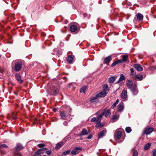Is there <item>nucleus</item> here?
<instances>
[{
    "mask_svg": "<svg viewBox=\"0 0 156 156\" xmlns=\"http://www.w3.org/2000/svg\"><path fill=\"white\" fill-rule=\"evenodd\" d=\"M24 61L21 59H16L13 60L11 63V68L12 72H18L22 68L24 65Z\"/></svg>",
    "mask_w": 156,
    "mask_h": 156,
    "instance_id": "nucleus-1",
    "label": "nucleus"
},
{
    "mask_svg": "<svg viewBox=\"0 0 156 156\" xmlns=\"http://www.w3.org/2000/svg\"><path fill=\"white\" fill-rule=\"evenodd\" d=\"M71 109L69 107H67L66 109L64 111L60 112L61 118L63 120H65L66 118L71 115Z\"/></svg>",
    "mask_w": 156,
    "mask_h": 156,
    "instance_id": "nucleus-2",
    "label": "nucleus"
},
{
    "mask_svg": "<svg viewBox=\"0 0 156 156\" xmlns=\"http://www.w3.org/2000/svg\"><path fill=\"white\" fill-rule=\"evenodd\" d=\"M130 89L133 95H136L137 94L138 91L136 84H134L133 86H132V87Z\"/></svg>",
    "mask_w": 156,
    "mask_h": 156,
    "instance_id": "nucleus-3",
    "label": "nucleus"
},
{
    "mask_svg": "<svg viewBox=\"0 0 156 156\" xmlns=\"http://www.w3.org/2000/svg\"><path fill=\"white\" fill-rule=\"evenodd\" d=\"M59 89L58 87L54 88L53 90H50L49 92L51 95H56L59 92Z\"/></svg>",
    "mask_w": 156,
    "mask_h": 156,
    "instance_id": "nucleus-4",
    "label": "nucleus"
},
{
    "mask_svg": "<svg viewBox=\"0 0 156 156\" xmlns=\"http://www.w3.org/2000/svg\"><path fill=\"white\" fill-rule=\"evenodd\" d=\"M81 148L80 147H76L75 148L74 150H73L71 152L70 154L71 155H74L76 154L79 153L78 150H81Z\"/></svg>",
    "mask_w": 156,
    "mask_h": 156,
    "instance_id": "nucleus-5",
    "label": "nucleus"
},
{
    "mask_svg": "<svg viewBox=\"0 0 156 156\" xmlns=\"http://www.w3.org/2000/svg\"><path fill=\"white\" fill-rule=\"evenodd\" d=\"M154 130V129L152 127L148 128L145 129L144 133L146 135H148L151 133Z\"/></svg>",
    "mask_w": 156,
    "mask_h": 156,
    "instance_id": "nucleus-6",
    "label": "nucleus"
},
{
    "mask_svg": "<svg viewBox=\"0 0 156 156\" xmlns=\"http://www.w3.org/2000/svg\"><path fill=\"white\" fill-rule=\"evenodd\" d=\"M127 91L125 90H123L122 92L121 97L123 99L126 100L127 98Z\"/></svg>",
    "mask_w": 156,
    "mask_h": 156,
    "instance_id": "nucleus-7",
    "label": "nucleus"
},
{
    "mask_svg": "<svg viewBox=\"0 0 156 156\" xmlns=\"http://www.w3.org/2000/svg\"><path fill=\"white\" fill-rule=\"evenodd\" d=\"M112 60V58L111 56H109L105 58L103 61V64H107L108 66H109V64H108L107 63L111 62Z\"/></svg>",
    "mask_w": 156,
    "mask_h": 156,
    "instance_id": "nucleus-8",
    "label": "nucleus"
},
{
    "mask_svg": "<svg viewBox=\"0 0 156 156\" xmlns=\"http://www.w3.org/2000/svg\"><path fill=\"white\" fill-rule=\"evenodd\" d=\"M133 67L138 71H142L143 70V68L140 65L138 64H135L133 65Z\"/></svg>",
    "mask_w": 156,
    "mask_h": 156,
    "instance_id": "nucleus-9",
    "label": "nucleus"
},
{
    "mask_svg": "<svg viewBox=\"0 0 156 156\" xmlns=\"http://www.w3.org/2000/svg\"><path fill=\"white\" fill-rule=\"evenodd\" d=\"M74 57V56L73 55H71V56H68L66 58V60L67 62L69 64H70L72 63L73 61Z\"/></svg>",
    "mask_w": 156,
    "mask_h": 156,
    "instance_id": "nucleus-10",
    "label": "nucleus"
},
{
    "mask_svg": "<svg viewBox=\"0 0 156 156\" xmlns=\"http://www.w3.org/2000/svg\"><path fill=\"white\" fill-rule=\"evenodd\" d=\"M118 109L119 112H122L124 108L123 103L122 102H120L118 106Z\"/></svg>",
    "mask_w": 156,
    "mask_h": 156,
    "instance_id": "nucleus-11",
    "label": "nucleus"
},
{
    "mask_svg": "<svg viewBox=\"0 0 156 156\" xmlns=\"http://www.w3.org/2000/svg\"><path fill=\"white\" fill-rule=\"evenodd\" d=\"M106 92L102 91L96 94V96L98 97H104L106 94Z\"/></svg>",
    "mask_w": 156,
    "mask_h": 156,
    "instance_id": "nucleus-12",
    "label": "nucleus"
},
{
    "mask_svg": "<svg viewBox=\"0 0 156 156\" xmlns=\"http://www.w3.org/2000/svg\"><path fill=\"white\" fill-rule=\"evenodd\" d=\"M23 148V146L22 145V144H17L16 145V147H15V150L18 151H19L22 150Z\"/></svg>",
    "mask_w": 156,
    "mask_h": 156,
    "instance_id": "nucleus-13",
    "label": "nucleus"
},
{
    "mask_svg": "<svg viewBox=\"0 0 156 156\" xmlns=\"http://www.w3.org/2000/svg\"><path fill=\"white\" fill-rule=\"evenodd\" d=\"M135 79H138L140 80H143V77L141 73L138 74L136 75L133 77Z\"/></svg>",
    "mask_w": 156,
    "mask_h": 156,
    "instance_id": "nucleus-14",
    "label": "nucleus"
},
{
    "mask_svg": "<svg viewBox=\"0 0 156 156\" xmlns=\"http://www.w3.org/2000/svg\"><path fill=\"white\" fill-rule=\"evenodd\" d=\"M126 85L127 87L129 89L132 87V86H133V82L131 80H128L126 82Z\"/></svg>",
    "mask_w": 156,
    "mask_h": 156,
    "instance_id": "nucleus-15",
    "label": "nucleus"
},
{
    "mask_svg": "<svg viewBox=\"0 0 156 156\" xmlns=\"http://www.w3.org/2000/svg\"><path fill=\"white\" fill-rule=\"evenodd\" d=\"M98 97L96 96V95L95 97H91L90 98V101L91 103L96 102L98 101Z\"/></svg>",
    "mask_w": 156,
    "mask_h": 156,
    "instance_id": "nucleus-16",
    "label": "nucleus"
},
{
    "mask_svg": "<svg viewBox=\"0 0 156 156\" xmlns=\"http://www.w3.org/2000/svg\"><path fill=\"white\" fill-rule=\"evenodd\" d=\"M15 77L16 79L20 83H22L23 81L21 80V76L19 74L16 73L15 75Z\"/></svg>",
    "mask_w": 156,
    "mask_h": 156,
    "instance_id": "nucleus-17",
    "label": "nucleus"
},
{
    "mask_svg": "<svg viewBox=\"0 0 156 156\" xmlns=\"http://www.w3.org/2000/svg\"><path fill=\"white\" fill-rule=\"evenodd\" d=\"M69 29L72 32H74L76 31L77 28L76 25H73L70 26Z\"/></svg>",
    "mask_w": 156,
    "mask_h": 156,
    "instance_id": "nucleus-18",
    "label": "nucleus"
},
{
    "mask_svg": "<svg viewBox=\"0 0 156 156\" xmlns=\"http://www.w3.org/2000/svg\"><path fill=\"white\" fill-rule=\"evenodd\" d=\"M104 115V113H102L97 118V123H99L101 121V119Z\"/></svg>",
    "mask_w": 156,
    "mask_h": 156,
    "instance_id": "nucleus-19",
    "label": "nucleus"
},
{
    "mask_svg": "<svg viewBox=\"0 0 156 156\" xmlns=\"http://www.w3.org/2000/svg\"><path fill=\"white\" fill-rule=\"evenodd\" d=\"M106 133V130H103L101 131L98 134V138H101L104 136Z\"/></svg>",
    "mask_w": 156,
    "mask_h": 156,
    "instance_id": "nucleus-20",
    "label": "nucleus"
},
{
    "mask_svg": "<svg viewBox=\"0 0 156 156\" xmlns=\"http://www.w3.org/2000/svg\"><path fill=\"white\" fill-rule=\"evenodd\" d=\"M125 78L123 74H121L120 75V77L118 80L116 82V83H118L122 81L123 80H125Z\"/></svg>",
    "mask_w": 156,
    "mask_h": 156,
    "instance_id": "nucleus-21",
    "label": "nucleus"
},
{
    "mask_svg": "<svg viewBox=\"0 0 156 156\" xmlns=\"http://www.w3.org/2000/svg\"><path fill=\"white\" fill-rule=\"evenodd\" d=\"M104 113L105 116L107 118L109 117L111 115L110 111L109 110H107L105 111Z\"/></svg>",
    "mask_w": 156,
    "mask_h": 156,
    "instance_id": "nucleus-22",
    "label": "nucleus"
},
{
    "mask_svg": "<svg viewBox=\"0 0 156 156\" xmlns=\"http://www.w3.org/2000/svg\"><path fill=\"white\" fill-rule=\"evenodd\" d=\"M88 134L87 130L86 129L83 128L82 129L81 133V135L83 136L85 135H87Z\"/></svg>",
    "mask_w": 156,
    "mask_h": 156,
    "instance_id": "nucleus-23",
    "label": "nucleus"
},
{
    "mask_svg": "<svg viewBox=\"0 0 156 156\" xmlns=\"http://www.w3.org/2000/svg\"><path fill=\"white\" fill-rule=\"evenodd\" d=\"M117 77H114L113 76H112L109 78L108 81L109 83H114Z\"/></svg>",
    "mask_w": 156,
    "mask_h": 156,
    "instance_id": "nucleus-24",
    "label": "nucleus"
},
{
    "mask_svg": "<svg viewBox=\"0 0 156 156\" xmlns=\"http://www.w3.org/2000/svg\"><path fill=\"white\" fill-rule=\"evenodd\" d=\"M137 18L140 20H142L143 19V16L142 14L140 13H138L136 15Z\"/></svg>",
    "mask_w": 156,
    "mask_h": 156,
    "instance_id": "nucleus-25",
    "label": "nucleus"
},
{
    "mask_svg": "<svg viewBox=\"0 0 156 156\" xmlns=\"http://www.w3.org/2000/svg\"><path fill=\"white\" fill-rule=\"evenodd\" d=\"M63 144V143L62 142H59L56 144L55 146V149H59L61 147Z\"/></svg>",
    "mask_w": 156,
    "mask_h": 156,
    "instance_id": "nucleus-26",
    "label": "nucleus"
},
{
    "mask_svg": "<svg viewBox=\"0 0 156 156\" xmlns=\"http://www.w3.org/2000/svg\"><path fill=\"white\" fill-rule=\"evenodd\" d=\"M151 145V143H148L145 144L144 147V149L145 150H148L150 147Z\"/></svg>",
    "mask_w": 156,
    "mask_h": 156,
    "instance_id": "nucleus-27",
    "label": "nucleus"
},
{
    "mask_svg": "<svg viewBox=\"0 0 156 156\" xmlns=\"http://www.w3.org/2000/svg\"><path fill=\"white\" fill-rule=\"evenodd\" d=\"M88 87L87 86H85L80 88V92L81 93H85V90Z\"/></svg>",
    "mask_w": 156,
    "mask_h": 156,
    "instance_id": "nucleus-28",
    "label": "nucleus"
},
{
    "mask_svg": "<svg viewBox=\"0 0 156 156\" xmlns=\"http://www.w3.org/2000/svg\"><path fill=\"white\" fill-rule=\"evenodd\" d=\"M128 58V55H124L122 56V59L123 62H124L127 61V59Z\"/></svg>",
    "mask_w": 156,
    "mask_h": 156,
    "instance_id": "nucleus-29",
    "label": "nucleus"
},
{
    "mask_svg": "<svg viewBox=\"0 0 156 156\" xmlns=\"http://www.w3.org/2000/svg\"><path fill=\"white\" fill-rule=\"evenodd\" d=\"M122 136V133L120 131H118L116 134V137L118 139H119Z\"/></svg>",
    "mask_w": 156,
    "mask_h": 156,
    "instance_id": "nucleus-30",
    "label": "nucleus"
},
{
    "mask_svg": "<svg viewBox=\"0 0 156 156\" xmlns=\"http://www.w3.org/2000/svg\"><path fill=\"white\" fill-rule=\"evenodd\" d=\"M119 118V115H113L112 119L114 120H117Z\"/></svg>",
    "mask_w": 156,
    "mask_h": 156,
    "instance_id": "nucleus-31",
    "label": "nucleus"
},
{
    "mask_svg": "<svg viewBox=\"0 0 156 156\" xmlns=\"http://www.w3.org/2000/svg\"><path fill=\"white\" fill-rule=\"evenodd\" d=\"M125 130L128 133H130L132 131V129L130 127H127L126 128Z\"/></svg>",
    "mask_w": 156,
    "mask_h": 156,
    "instance_id": "nucleus-32",
    "label": "nucleus"
},
{
    "mask_svg": "<svg viewBox=\"0 0 156 156\" xmlns=\"http://www.w3.org/2000/svg\"><path fill=\"white\" fill-rule=\"evenodd\" d=\"M119 102V100L118 99H117L115 102L112 105V108H115L116 107V105Z\"/></svg>",
    "mask_w": 156,
    "mask_h": 156,
    "instance_id": "nucleus-33",
    "label": "nucleus"
},
{
    "mask_svg": "<svg viewBox=\"0 0 156 156\" xmlns=\"http://www.w3.org/2000/svg\"><path fill=\"white\" fill-rule=\"evenodd\" d=\"M83 15L84 17L85 18L86 17H87L88 19H90V14H87L86 13H83Z\"/></svg>",
    "mask_w": 156,
    "mask_h": 156,
    "instance_id": "nucleus-34",
    "label": "nucleus"
},
{
    "mask_svg": "<svg viewBox=\"0 0 156 156\" xmlns=\"http://www.w3.org/2000/svg\"><path fill=\"white\" fill-rule=\"evenodd\" d=\"M130 71L131 72V73L129 74L130 76L136 74V73H135L134 72V70L133 68L130 69Z\"/></svg>",
    "mask_w": 156,
    "mask_h": 156,
    "instance_id": "nucleus-35",
    "label": "nucleus"
},
{
    "mask_svg": "<svg viewBox=\"0 0 156 156\" xmlns=\"http://www.w3.org/2000/svg\"><path fill=\"white\" fill-rule=\"evenodd\" d=\"M103 126V125H101V124L98 123L95 126L98 128H100Z\"/></svg>",
    "mask_w": 156,
    "mask_h": 156,
    "instance_id": "nucleus-36",
    "label": "nucleus"
},
{
    "mask_svg": "<svg viewBox=\"0 0 156 156\" xmlns=\"http://www.w3.org/2000/svg\"><path fill=\"white\" fill-rule=\"evenodd\" d=\"M70 150H67L64 152L62 154V155L65 156L68 154L70 152Z\"/></svg>",
    "mask_w": 156,
    "mask_h": 156,
    "instance_id": "nucleus-37",
    "label": "nucleus"
},
{
    "mask_svg": "<svg viewBox=\"0 0 156 156\" xmlns=\"http://www.w3.org/2000/svg\"><path fill=\"white\" fill-rule=\"evenodd\" d=\"M108 86L107 84L105 85L103 87V91H105L106 92L108 90Z\"/></svg>",
    "mask_w": 156,
    "mask_h": 156,
    "instance_id": "nucleus-38",
    "label": "nucleus"
},
{
    "mask_svg": "<svg viewBox=\"0 0 156 156\" xmlns=\"http://www.w3.org/2000/svg\"><path fill=\"white\" fill-rule=\"evenodd\" d=\"M41 150H38L35 153V155L37 156L41 154L40 153V151Z\"/></svg>",
    "mask_w": 156,
    "mask_h": 156,
    "instance_id": "nucleus-39",
    "label": "nucleus"
},
{
    "mask_svg": "<svg viewBox=\"0 0 156 156\" xmlns=\"http://www.w3.org/2000/svg\"><path fill=\"white\" fill-rule=\"evenodd\" d=\"M2 147L5 148H7L8 147V146L5 144H2L0 145V148Z\"/></svg>",
    "mask_w": 156,
    "mask_h": 156,
    "instance_id": "nucleus-40",
    "label": "nucleus"
},
{
    "mask_svg": "<svg viewBox=\"0 0 156 156\" xmlns=\"http://www.w3.org/2000/svg\"><path fill=\"white\" fill-rule=\"evenodd\" d=\"M133 156H138V152L136 150H135L134 151Z\"/></svg>",
    "mask_w": 156,
    "mask_h": 156,
    "instance_id": "nucleus-41",
    "label": "nucleus"
},
{
    "mask_svg": "<svg viewBox=\"0 0 156 156\" xmlns=\"http://www.w3.org/2000/svg\"><path fill=\"white\" fill-rule=\"evenodd\" d=\"M37 146L39 148H41L44 147L45 146V145L43 144H38Z\"/></svg>",
    "mask_w": 156,
    "mask_h": 156,
    "instance_id": "nucleus-42",
    "label": "nucleus"
},
{
    "mask_svg": "<svg viewBox=\"0 0 156 156\" xmlns=\"http://www.w3.org/2000/svg\"><path fill=\"white\" fill-rule=\"evenodd\" d=\"M39 121V120H38L37 118H35L34 120V124H35L36 123H38Z\"/></svg>",
    "mask_w": 156,
    "mask_h": 156,
    "instance_id": "nucleus-43",
    "label": "nucleus"
},
{
    "mask_svg": "<svg viewBox=\"0 0 156 156\" xmlns=\"http://www.w3.org/2000/svg\"><path fill=\"white\" fill-rule=\"evenodd\" d=\"M39 150H41L40 151V153L41 154L43 153H44V151L46 150V149L45 148H43L42 149H40Z\"/></svg>",
    "mask_w": 156,
    "mask_h": 156,
    "instance_id": "nucleus-44",
    "label": "nucleus"
},
{
    "mask_svg": "<svg viewBox=\"0 0 156 156\" xmlns=\"http://www.w3.org/2000/svg\"><path fill=\"white\" fill-rule=\"evenodd\" d=\"M117 64H118L117 62V61H115L114 62L112 63V64L111 67H114Z\"/></svg>",
    "mask_w": 156,
    "mask_h": 156,
    "instance_id": "nucleus-45",
    "label": "nucleus"
},
{
    "mask_svg": "<svg viewBox=\"0 0 156 156\" xmlns=\"http://www.w3.org/2000/svg\"><path fill=\"white\" fill-rule=\"evenodd\" d=\"M91 121L93 122H96V123H97V119L95 117H93L91 119Z\"/></svg>",
    "mask_w": 156,
    "mask_h": 156,
    "instance_id": "nucleus-46",
    "label": "nucleus"
},
{
    "mask_svg": "<svg viewBox=\"0 0 156 156\" xmlns=\"http://www.w3.org/2000/svg\"><path fill=\"white\" fill-rule=\"evenodd\" d=\"M46 153L48 155H50L51 153H52V151H51V150H49V151H47L46 152Z\"/></svg>",
    "mask_w": 156,
    "mask_h": 156,
    "instance_id": "nucleus-47",
    "label": "nucleus"
},
{
    "mask_svg": "<svg viewBox=\"0 0 156 156\" xmlns=\"http://www.w3.org/2000/svg\"><path fill=\"white\" fill-rule=\"evenodd\" d=\"M11 117L13 119H16V114H13L12 115Z\"/></svg>",
    "mask_w": 156,
    "mask_h": 156,
    "instance_id": "nucleus-48",
    "label": "nucleus"
},
{
    "mask_svg": "<svg viewBox=\"0 0 156 156\" xmlns=\"http://www.w3.org/2000/svg\"><path fill=\"white\" fill-rule=\"evenodd\" d=\"M116 61L117 62L118 64L119 63H122L123 62L122 59L118 60Z\"/></svg>",
    "mask_w": 156,
    "mask_h": 156,
    "instance_id": "nucleus-49",
    "label": "nucleus"
},
{
    "mask_svg": "<svg viewBox=\"0 0 156 156\" xmlns=\"http://www.w3.org/2000/svg\"><path fill=\"white\" fill-rule=\"evenodd\" d=\"M153 156H156V150H154L153 151Z\"/></svg>",
    "mask_w": 156,
    "mask_h": 156,
    "instance_id": "nucleus-50",
    "label": "nucleus"
},
{
    "mask_svg": "<svg viewBox=\"0 0 156 156\" xmlns=\"http://www.w3.org/2000/svg\"><path fill=\"white\" fill-rule=\"evenodd\" d=\"M92 136L90 134L87 137V138L88 139H91L92 138Z\"/></svg>",
    "mask_w": 156,
    "mask_h": 156,
    "instance_id": "nucleus-51",
    "label": "nucleus"
},
{
    "mask_svg": "<svg viewBox=\"0 0 156 156\" xmlns=\"http://www.w3.org/2000/svg\"><path fill=\"white\" fill-rule=\"evenodd\" d=\"M63 124L65 126H66L68 124V122H67V121H65L64 122H63Z\"/></svg>",
    "mask_w": 156,
    "mask_h": 156,
    "instance_id": "nucleus-52",
    "label": "nucleus"
},
{
    "mask_svg": "<svg viewBox=\"0 0 156 156\" xmlns=\"http://www.w3.org/2000/svg\"><path fill=\"white\" fill-rule=\"evenodd\" d=\"M15 156H22V154L20 153H18L16 154Z\"/></svg>",
    "mask_w": 156,
    "mask_h": 156,
    "instance_id": "nucleus-53",
    "label": "nucleus"
},
{
    "mask_svg": "<svg viewBox=\"0 0 156 156\" xmlns=\"http://www.w3.org/2000/svg\"><path fill=\"white\" fill-rule=\"evenodd\" d=\"M57 111V109L56 108H54L53 109V111L54 112H56Z\"/></svg>",
    "mask_w": 156,
    "mask_h": 156,
    "instance_id": "nucleus-54",
    "label": "nucleus"
},
{
    "mask_svg": "<svg viewBox=\"0 0 156 156\" xmlns=\"http://www.w3.org/2000/svg\"><path fill=\"white\" fill-rule=\"evenodd\" d=\"M43 156H47L46 155H43Z\"/></svg>",
    "mask_w": 156,
    "mask_h": 156,
    "instance_id": "nucleus-55",
    "label": "nucleus"
}]
</instances>
